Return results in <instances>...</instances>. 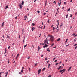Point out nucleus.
Masks as SVG:
<instances>
[{
    "label": "nucleus",
    "mask_w": 77,
    "mask_h": 77,
    "mask_svg": "<svg viewBox=\"0 0 77 77\" xmlns=\"http://www.w3.org/2000/svg\"><path fill=\"white\" fill-rule=\"evenodd\" d=\"M51 41V42H53L54 41V37L53 35H51L50 36Z\"/></svg>",
    "instance_id": "f257e3e1"
},
{
    "label": "nucleus",
    "mask_w": 77,
    "mask_h": 77,
    "mask_svg": "<svg viewBox=\"0 0 77 77\" xmlns=\"http://www.w3.org/2000/svg\"><path fill=\"white\" fill-rule=\"evenodd\" d=\"M44 44H45V45L43 46V48H45V47H48V45H47V44L45 43V42Z\"/></svg>",
    "instance_id": "f03ea898"
},
{
    "label": "nucleus",
    "mask_w": 77,
    "mask_h": 77,
    "mask_svg": "<svg viewBox=\"0 0 77 77\" xmlns=\"http://www.w3.org/2000/svg\"><path fill=\"white\" fill-rule=\"evenodd\" d=\"M41 69H40L38 70V74L39 75L40 74V72H41Z\"/></svg>",
    "instance_id": "7ed1b4c3"
},
{
    "label": "nucleus",
    "mask_w": 77,
    "mask_h": 77,
    "mask_svg": "<svg viewBox=\"0 0 77 77\" xmlns=\"http://www.w3.org/2000/svg\"><path fill=\"white\" fill-rule=\"evenodd\" d=\"M19 6L20 9H22L23 6H22V5H21V4H20L19 5Z\"/></svg>",
    "instance_id": "20e7f679"
},
{
    "label": "nucleus",
    "mask_w": 77,
    "mask_h": 77,
    "mask_svg": "<svg viewBox=\"0 0 77 77\" xmlns=\"http://www.w3.org/2000/svg\"><path fill=\"white\" fill-rule=\"evenodd\" d=\"M7 37L8 39H11V37L9 36V35H8L7 36Z\"/></svg>",
    "instance_id": "39448f33"
},
{
    "label": "nucleus",
    "mask_w": 77,
    "mask_h": 77,
    "mask_svg": "<svg viewBox=\"0 0 77 77\" xmlns=\"http://www.w3.org/2000/svg\"><path fill=\"white\" fill-rule=\"evenodd\" d=\"M47 51H48V52H50V49H49V48H47Z\"/></svg>",
    "instance_id": "423d86ee"
},
{
    "label": "nucleus",
    "mask_w": 77,
    "mask_h": 77,
    "mask_svg": "<svg viewBox=\"0 0 77 77\" xmlns=\"http://www.w3.org/2000/svg\"><path fill=\"white\" fill-rule=\"evenodd\" d=\"M18 56H19V54H17V56H16V59H18Z\"/></svg>",
    "instance_id": "0eeeda50"
},
{
    "label": "nucleus",
    "mask_w": 77,
    "mask_h": 77,
    "mask_svg": "<svg viewBox=\"0 0 77 77\" xmlns=\"http://www.w3.org/2000/svg\"><path fill=\"white\" fill-rule=\"evenodd\" d=\"M32 31L33 32V30H35V28L34 27H32Z\"/></svg>",
    "instance_id": "6e6552de"
},
{
    "label": "nucleus",
    "mask_w": 77,
    "mask_h": 77,
    "mask_svg": "<svg viewBox=\"0 0 77 77\" xmlns=\"http://www.w3.org/2000/svg\"><path fill=\"white\" fill-rule=\"evenodd\" d=\"M58 6H60V5H61V1L60 2H58Z\"/></svg>",
    "instance_id": "1a4fd4ad"
},
{
    "label": "nucleus",
    "mask_w": 77,
    "mask_h": 77,
    "mask_svg": "<svg viewBox=\"0 0 77 77\" xmlns=\"http://www.w3.org/2000/svg\"><path fill=\"white\" fill-rule=\"evenodd\" d=\"M24 3V1H22L21 3L22 5H23Z\"/></svg>",
    "instance_id": "9d476101"
},
{
    "label": "nucleus",
    "mask_w": 77,
    "mask_h": 77,
    "mask_svg": "<svg viewBox=\"0 0 77 77\" xmlns=\"http://www.w3.org/2000/svg\"><path fill=\"white\" fill-rule=\"evenodd\" d=\"M45 70V67H44L43 68V69L42 70V71H44Z\"/></svg>",
    "instance_id": "9b49d317"
},
{
    "label": "nucleus",
    "mask_w": 77,
    "mask_h": 77,
    "mask_svg": "<svg viewBox=\"0 0 77 77\" xmlns=\"http://www.w3.org/2000/svg\"><path fill=\"white\" fill-rule=\"evenodd\" d=\"M47 0H46L45 1V6H46L47 5Z\"/></svg>",
    "instance_id": "f8f14e48"
},
{
    "label": "nucleus",
    "mask_w": 77,
    "mask_h": 77,
    "mask_svg": "<svg viewBox=\"0 0 77 77\" xmlns=\"http://www.w3.org/2000/svg\"><path fill=\"white\" fill-rule=\"evenodd\" d=\"M71 67H70L68 69V71H69V70H70V69H71Z\"/></svg>",
    "instance_id": "ddd939ff"
},
{
    "label": "nucleus",
    "mask_w": 77,
    "mask_h": 77,
    "mask_svg": "<svg viewBox=\"0 0 77 77\" xmlns=\"http://www.w3.org/2000/svg\"><path fill=\"white\" fill-rule=\"evenodd\" d=\"M61 67H62V66H60L59 67V68L57 69L58 70H59V69H60V68H61Z\"/></svg>",
    "instance_id": "4468645a"
},
{
    "label": "nucleus",
    "mask_w": 77,
    "mask_h": 77,
    "mask_svg": "<svg viewBox=\"0 0 77 77\" xmlns=\"http://www.w3.org/2000/svg\"><path fill=\"white\" fill-rule=\"evenodd\" d=\"M60 38H59L58 39H57V41H60Z\"/></svg>",
    "instance_id": "2eb2a0df"
},
{
    "label": "nucleus",
    "mask_w": 77,
    "mask_h": 77,
    "mask_svg": "<svg viewBox=\"0 0 77 77\" xmlns=\"http://www.w3.org/2000/svg\"><path fill=\"white\" fill-rule=\"evenodd\" d=\"M38 51H39V50H40V47H39V46H38Z\"/></svg>",
    "instance_id": "dca6fc26"
},
{
    "label": "nucleus",
    "mask_w": 77,
    "mask_h": 77,
    "mask_svg": "<svg viewBox=\"0 0 77 77\" xmlns=\"http://www.w3.org/2000/svg\"><path fill=\"white\" fill-rule=\"evenodd\" d=\"M6 53V48H5V51L4 54H5Z\"/></svg>",
    "instance_id": "f3484780"
},
{
    "label": "nucleus",
    "mask_w": 77,
    "mask_h": 77,
    "mask_svg": "<svg viewBox=\"0 0 77 77\" xmlns=\"http://www.w3.org/2000/svg\"><path fill=\"white\" fill-rule=\"evenodd\" d=\"M24 33V28H23L22 29V34H23Z\"/></svg>",
    "instance_id": "a211bd4d"
},
{
    "label": "nucleus",
    "mask_w": 77,
    "mask_h": 77,
    "mask_svg": "<svg viewBox=\"0 0 77 77\" xmlns=\"http://www.w3.org/2000/svg\"><path fill=\"white\" fill-rule=\"evenodd\" d=\"M45 44H46V43L47 42V40H44V44H45Z\"/></svg>",
    "instance_id": "6ab92c4d"
},
{
    "label": "nucleus",
    "mask_w": 77,
    "mask_h": 77,
    "mask_svg": "<svg viewBox=\"0 0 77 77\" xmlns=\"http://www.w3.org/2000/svg\"><path fill=\"white\" fill-rule=\"evenodd\" d=\"M62 25H63V23H61V24L60 25V27L61 28L62 26Z\"/></svg>",
    "instance_id": "aec40b11"
},
{
    "label": "nucleus",
    "mask_w": 77,
    "mask_h": 77,
    "mask_svg": "<svg viewBox=\"0 0 77 77\" xmlns=\"http://www.w3.org/2000/svg\"><path fill=\"white\" fill-rule=\"evenodd\" d=\"M6 74L5 75V77H7V75H8V72H6Z\"/></svg>",
    "instance_id": "412c9836"
},
{
    "label": "nucleus",
    "mask_w": 77,
    "mask_h": 77,
    "mask_svg": "<svg viewBox=\"0 0 77 77\" xmlns=\"http://www.w3.org/2000/svg\"><path fill=\"white\" fill-rule=\"evenodd\" d=\"M7 8H8V5H7L6 6V8H5V9H6Z\"/></svg>",
    "instance_id": "4be33fe9"
},
{
    "label": "nucleus",
    "mask_w": 77,
    "mask_h": 77,
    "mask_svg": "<svg viewBox=\"0 0 77 77\" xmlns=\"http://www.w3.org/2000/svg\"><path fill=\"white\" fill-rule=\"evenodd\" d=\"M53 3H55V4H56V1H54V2H53Z\"/></svg>",
    "instance_id": "5701e85b"
},
{
    "label": "nucleus",
    "mask_w": 77,
    "mask_h": 77,
    "mask_svg": "<svg viewBox=\"0 0 77 77\" xmlns=\"http://www.w3.org/2000/svg\"><path fill=\"white\" fill-rule=\"evenodd\" d=\"M27 44H26L24 46V48H25V47H27Z\"/></svg>",
    "instance_id": "b1692460"
},
{
    "label": "nucleus",
    "mask_w": 77,
    "mask_h": 77,
    "mask_svg": "<svg viewBox=\"0 0 77 77\" xmlns=\"http://www.w3.org/2000/svg\"><path fill=\"white\" fill-rule=\"evenodd\" d=\"M24 18H27V16H24Z\"/></svg>",
    "instance_id": "393cba45"
},
{
    "label": "nucleus",
    "mask_w": 77,
    "mask_h": 77,
    "mask_svg": "<svg viewBox=\"0 0 77 77\" xmlns=\"http://www.w3.org/2000/svg\"><path fill=\"white\" fill-rule=\"evenodd\" d=\"M48 22V24H49V23H50V20H48L47 21Z\"/></svg>",
    "instance_id": "a878e982"
},
{
    "label": "nucleus",
    "mask_w": 77,
    "mask_h": 77,
    "mask_svg": "<svg viewBox=\"0 0 77 77\" xmlns=\"http://www.w3.org/2000/svg\"><path fill=\"white\" fill-rule=\"evenodd\" d=\"M68 14H67L66 16V18H68Z\"/></svg>",
    "instance_id": "bb28decb"
},
{
    "label": "nucleus",
    "mask_w": 77,
    "mask_h": 77,
    "mask_svg": "<svg viewBox=\"0 0 77 77\" xmlns=\"http://www.w3.org/2000/svg\"><path fill=\"white\" fill-rule=\"evenodd\" d=\"M19 74L22 75V73L19 72Z\"/></svg>",
    "instance_id": "cd10ccee"
},
{
    "label": "nucleus",
    "mask_w": 77,
    "mask_h": 77,
    "mask_svg": "<svg viewBox=\"0 0 77 77\" xmlns=\"http://www.w3.org/2000/svg\"><path fill=\"white\" fill-rule=\"evenodd\" d=\"M32 25L33 26H35V23H33L32 24Z\"/></svg>",
    "instance_id": "c85d7f7f"
},
{
    "label": "nucleus",
    "mask_w": 77,
    "mask_h": 77,
    "mask_svg": "<svg viewBox=\"0 0 77 77\" xmlns=\"http://www.w3.org/2000/svg\"><path fill=\"white\" fill-rule=\"evenodd\" d=\"M53 30H54V29H55V28L54 27H53Z\"/></svg>",
    "instance_id": "c756f323"
},
{
    "label": "nucleus",
    "mask_w": 77,
    "mask_h": 77,
    "mask_svg": "<svg viewBox=\"0 0 77 77\" xmlns=\"http://www.w3.org/2000/svg\"><path fill=\"white\" fill-rule=\"evenodd\" d=\"M77 41V38H75L74 39V41L75 42V41Z\"/></svg>",
    "instance_id": "7c9ffc66"
},
{
    "label": "nucleus",
    "mask_w": 77,
    "mask_h": 77,
    "mask_svg": "<svg viewBox=\"0 0 77 77\" xmlns=\"http://www.w3.org/2000/svg\"><path fill=\"white\" fill-rule=\"evenodd\" d=\"M66 71V70L65 69H63V71H64H64Z\"/></svg>",
    "instance_id": "2f4dec72"
},
{
    "label": "nucleus",
    "mask_w": 77,
    "mask_h": 77,
    "mask_svg": "<svg viewBox=\"0 0 77 77\" xmlns=\"http://www.w3.org/2000/svg\"><path fill=\"white\" fill-rule=\"evenodd\" d=\"M58 64H59V63H57L56 64H55V65L56 66H57V65H58Z\"/></svg>",
    "instance_id": "473e14b6"
},
{
    "label": "nucleus",
    "mask_w": 77,
    "mask_h": 77,
    "mask_svg": "<svg viewBox=\"0 0 77 77\" xmlns=\"http://www.w3.org/2000/svg\"><path fill=\"white\" fill-rule=\"evenodd\" d=\"M70 8H69V9H68L67 11H70Z\"/></svg>",
    "instance_id": "72a5a7b5"
},
{
    "label": "nucleus",
    "mask_w": 77,
    "mask_h": 77,
    "mask_svg": "<svg viewBox=\"0 0 77 77\" xmlns=\"http://www.w3.org/2000/svg\"><path fill=\"white\" fill-rule=\"evenodd\" d=\"M3 26H4V24H2L1 26L2 27H3Z\"/></svg>",
    "instance_id": "f704fd0d"
},
{
    "label": "nucleus",
    "mask_w": 77,
    "mask_h": 77,
    "mask_svg": "<svg viewBox=\"0 0 77 77\" xmlns=\"http://www.w3.org/2000/svg\"><path fill=\"white\" fill-rule=\"evenodd\" d=\"M77 45V44H75L74 45V46L75 47V46H76Z\"/></svg>",
    "instance_id": "c9c22d12"
},
{
    "label": "nucleus",
    "mask_w": 77,
    "mask_h": 77,
    "mask_svg": "<svg viewBox=\"0 0 77 77\" xmlns=\"http://www.w3.org/2000/svg\"><path fill=\"white\" fill-rule=\"evenodd\" d=\"M64 5H66V2H64Z\"/></svg>",
    "instance_id": "e433bc0d"
},
{
    "label": "nucleus",
    "mask_w": 77,
    "mask_h": 77,
    "mask_svg": "<svg viewBox=\"0 0 77 77\" xmlns=\"http://www.w3.org/2000/svg\"><path fill=\"white\" fill-rule=\"evenodd\" d=\"M59 32V29H58L56 31V32Z\"/></svg>",
    "instance_id": "4c0bfd02"
},
{
    "label": "nucleus",
    "mask_w": 77,
    "mask_h": 77,
    "mask_svg": "<svg viewBox=\"0 0 77 77\" xmlns=\"http://www.w3.org/2000/svg\"><path fill=\"white\" fill-rule=\"evenodd\" d=\"M50 64H49L48 66V68H50Z\"/></svg>",
    "instance_id": "58836bf2"
},
{
    "label": "nucleus",
    "mask_w": 77,
    "mask_h": 77,
    "mask_svg": "<svg viewBox=\"0 0 77 77\" xmlns=\"http://www.w3.org/2000/svg\"><path fill=\"white\" fill-rule=\"evenodd\" d=\"M70 18H72V15H70Z\"/></svg>",
    "instance_id": "ea45409f"
},
{
    "label": "nucleus",
    "mask_w": 77,
    "mask_h": 77,
    "mask_svg": "<svg viewBox=\"0 0 77 77\" xmlns=\"http://www.w3.org/2000/svg\"><path fill=\"white\" fill-rule=\"evenodd\" d=\"M54 45V43L52 44L51 45V47H53V46Z\"/></svg>",
    "instance_id": "a19ab883"
},
{
    "label": "nucleus",
    "mask_w": 77,
    "mask_h": 77,
    "mask_svg": "<svg viewBox=\"0 0 77 77\" xmlns=\"http://www.w3.org/2000/svg\"><path fill=\"white\" fill-rule=\"evenodd\" d=\"M67 41L66 40L65 42V44H66V42H67Z\"/></svg>",
    "instance_id": "79ce46f5"
},
{
    "label": "nucleus",
    "mask_w": 77,
    "mask_h": 77,
    "mask_svg": "<svg viewBox=\"0 0 77 77\" xmlns=\"http://www.w3.org/2000/svg\"><path fill=\"white\" fill-rule=\"evenodd\" d=\"M57 60H56L55 61V62H57Z\"/></svg>",
    "instance_id": "37998d69"
},
{
    "label": "nucleus",
    "mask_w": 77,
    "mask_h": 77,
    "mask_svg": "<svg viewBox=\"0 0 77 77\" xmlns=\"http://www.w3.org/2000/svg\"><path fill=\"white\" fill-rule=\"evenodd\" d=\"M52 77L51 75H49V76H48V77Z\"/></svg>",
    "instance_id": "c03bdc74"
},
{
    "label": "nucleus",
    "mask_w": 77,
    "mask_h": 77,
    "mask_svg": "<svg viewBox=\"0 0 77 77\" xmlns=\"http://www.w3.org/2000/svg\"><path fill=\"white\" fill-rule=\"evenodd\" d=\"M21 72H23V69H22L21 71Z\"/></svg>",
    "instance_id": "a18cd8bd"
},
{
    "label": "nucleus",
    "mask_w": 77,
    "mask_h": 77,
    "mask_svg": "<svg viewBox=\"0 0 77 77\" xmlns=\"http://www.w3.org/2000/svg\"><path fill=\"white\" fill-rule=\"evenodd\" d=\"M37 12H38V13H40V11H38Z\"/></svg>",
    "instance_id": "49530a36"
},
{
    "label": "nucleus",
    "mask_w": 77,
    "mask_h": 77,
    "mask_svg": "<svg viewBox=\"0 0 77 77\" xmlns=\"http://www.w3.org/2000/svg\"><path fill=\"white\" fill-rule=\"evenodd\" d=\"M28 59H30V56H29V57L27 58Z\"/></svg>",
    "instance_id": "de8ad7c7"
},
{
    "label": "nucleus",
    "mask_w": 77,
    "mask_h": 77,
    "mask_svg": "<svg viewBox=\"0 0 77 77\" xmlns=\"http://www.w3.org/2000/svg\"><path fill=\"white\" fill-rule=\"evenodd\" d=\"M10 47H11V46H10L8 47V49H9V48H10Z\"/></svg>",
    "instance_id": "09e8293b"
},
{
    "label": "nucleus",
    "mask_w": 77,
    "mask_h": 77,
    "mask_svg": "<svg viewBox=\"0 0 77 77\" xmlns=\"http://www.w3.org/2000/svg\"><path fill=\"white\" fill-rule=\"evenodd\" d=\"M69 45V44L68 45H66V47H68V46Z\"/></svg>",
    "instance_id": "8fccbe9b"
},
{
    "label": "nucleus",
    "mask_w": 77,
    "mask_h": 77,
    "mask_svg": "<svg viewBox=\"0 0 77 77\" xmlns=\"http://www.w3.org/2000/svg\"><path fill=\"white\" fill-rule=\"evenodd\" d=\"M57 28H59V26L57 25Z\"/></svg>",
    "instance_id": "3c124183"
},
{
    "label": "nucleus",
    "mask_w": 77,
    "mask_h": 77,
    "mask_svg": "<svg viewBox=\"0 0 77 77\" xmlns=\"http://www.w3.org/2000/svg\"><path fill=\"white\" fill-rule=\"evenodd\" d=\"M47 60V58L46 57L45 59V60Z\"/></svg>",
    "instance_id": "603ef678"
},
{
    "label": "nucleus",
    "mask_w": 77,
    "mask_h": 77,
    "mask_svg": "<svg viewBox=\"0 0 77 77\" xmlns=\"http://www.w3.org/2000/svg\"><path fill=\"white\" fill-rule=\"evenodd\" d=\"M62 71H63V70H61L60 71V72H62Z\"/></svg>",
    "instance_id": "864d4df0"
},
{
    "label": "nucleus",
    "mask_w": 77,
    "mask_h": 77,
    "mask_svg": "<svg viewBox=\"0 0 77 77\" xmlns=\"http://www.w3.org/2000/svg\"><path fill=\"white\" fill-rule=\"evenodd\" d=\"M46 14V13H44L43 14V15H45Z\"/></svg>",
    "instance_id": "5fc2aeb1"
},
{
    "label": "nucleus",
    "mask_w": 77,
    "mask_h": 77,
    "mask_svg": "<svg viewBox=\"0 0 77 77\" xmlns=\"http://www.w3.org/2000/svg\"><path fill=\"white\" fill-rule=\"evenodd\" d=\"M63 72H64V71H63L62 73H61V74H63Z\"/></svg>",
    "instance_id": "6e6d98bb"
},
{
    "label": "nucleus",
    "mask_w": 77,
    "mask_h": 77,
    "mask_svg": "<svg viewBox=\"0 0 77 77\" xmlns=\"http://www.w3.org/2000/svg\"><path fill=\"white\" fill-rule=\"evenodd\" d=\"M77 12H76L75 13V15H77Z\"/></svg>",
    "instance_id": "4d7b16f0"
},
{
    "label": "nucleus",
    "mask_w": 77,
    "mask_h": 77,
    "mask_svg": "<svg viewBox=\"0 0 77 77\" xmlns=\"http://www.w3.org/2000/svg\"><path fill=\"white\" fill-rule=\"evenodd\" d=\"M77 36V34H76V35H74V36H75V37H76V36Z\"/></svg>",
    "instance_id": "13d9d810"
},
{
    "label": "nucleus",
    "mask_w": 77,
    "mask_h": 77,
    "mask_svg": "<svg viewBox=\"0 0 77 77\" xmlns=\"http://www.w3.org/2000/svg\"><path fill=\"white\" fill-rule=\"evenodd\" d=\"M74 35H75V33H73L72 34V36H74Z\"/></svg>",
    "instance_id": "bf43d9fd"
},
{
    "label": "nucleus",
    "mask_w": 77,
    "mask_h": 77,
    "mask_svg": "<svg viewBox=\"0 0 77 77\" xmlns=\"http://www.w3.org/2000/svg\"><path fill=\"white\" fill-rule=\"evenodd\" d=\"M65 62H68V60H66Z\"/></svg>",
    "instance_id": "052dcab7"
},
{
    "label": "nucleus",
    "mask_w": 77,
    "mask_h": 77,
    "mask_svg": "<svg viewBox=\"0 0 77 77\" xmlns=\"http://www.w3.org/2000/svg\"><path fill=\"white\" fill-rule=\"evenodd\" d=\"M77 46L75 47V49H77Z\"/></svg>",
    "instance_id": "680f3d73"
},
{
    "label": "nucleus",
    "mask_w": 77,
    "mask_h": 77,
    "mask_svg": "<svg viewBox=\"0 0 77 77\" xmlns=\"http://www.w3.org/2000/svg\"><path fill=\"white\" fill-rule=\"evenodd\" d=\"M19 38H20V35H19Z\"/></svg>",
    "instance_id": "e2e57ef3"
},
{
    "label": "nucleus",
    "mask_w": 77,
    "mask_h": 77,
    "mask_svg": "<svg viewBox=\"0 0 77 77\" xmlns=\"http://www.w3.org/2000/svg\"><path fill=\"white\" fill-rule=\"evenodd\" d=\"M45 25H44V27L43 29H45Z\"/></svg>",
    "instance_id": "0e129e2a"
},
{
    "label": "nucleus",
    "mask_w": 77,
    "mask_h": 77,
    "mask_svg": "<svg viewBox=\"0 0 77 77\" xmlns=\"http://www.w3.org/2000/svg\"><path fill=\"white\" fill-rule=\"evenodd\" d=\"M41 57H43V55H41Z\"/></svg>",
    "instance_id": "69168bd1"
},
{
    "label": "nucleus",
    "mask_w": 77,
    "mask_h": 77,
    "mask_svg": "<svg viewBox=\"0 0 77 77\" xmlns=\"http://www.w3.org/2000/svg\"><path fill=\"white\" fill-rule=\"evenodd\" d=\"M22 69H24V67H22Z\"/></svg>",
    "instance_id": "338daca9"
},
{
    "label": "nucleus",
    "mask_w": 77,
    "mask_h": 77,
    "mask_svg": "<svg viewBox=\"0 0 77 77\" xmlns=\"http://www.w3.org/2000/svg\"><path fill=\"white\" fill-rule=\"evenodd\" d=\"M27 20V18H26L24 19V20Z\"/></svg>",
    "instance_id": "774afa93"
}]
</instances>
